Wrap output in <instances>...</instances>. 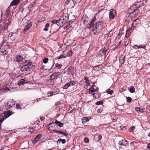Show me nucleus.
I'll use <instances>...</instances> for the list:
<instances>
[{
    "label": "nucleus",
    "instance_id": "obj_1",
    "mask_svg": "<svg viewBox=\"0 0 150 150\" xmlns=\"http://www.w3.org/2000/svg\"><path fill=\"white\" fill-rule=\"evenodd\" d=\"M96 20L95 17H94L91 21L89 26V27H92L94 25L92 29L93 34L97 35L103 29V25L102 24V22L98 21L95 24H94L95 21Z\"/></svg>",
    "mask_w": 150,
    "mask_h": 150
},
{
    "label": "nucleus",
    "instance_id": "obj_2",
    "mask_svg": "<svg viewBox=\"0 0 150 150\" xmlns=\"http://www.w3.org/2000/svg\"><path fill=\"white\" fill-rule=\"evenodd\" d=\"M23 66L21 67V70L23 71L29 70V69L33 68L34 66L32 65V62L25 61V62L22 63Z\"/></svg>",
    "mask_w": 150,
    "mask_h": 150
},
{
    "label": "nucleus",
    "instance_id": "obj_3",
    "mask_svg": "<svg viewBox=\"0 0 150 150\" xmlns=\"http://www.w3.org/2000/svg\"><path fill=\"white\" fill-rule=\"evenodd\" d=\"M142 3L141 2H136L128 9V11L130 14L136 11L138 8L141 6Z\"/></svg>",
    "mask_w": 150,
    "mask_h": 150
},
{
    "label": "nucleus",
    "instance_id": "obj_4",
    "mask_svg": "<svg viewBox=\"0 0 150 150\" xmlns=\"http://www.w3.org/2000/svg\"><path fill=\"white\" fill-rule=\"evenodd\" d=\"M88 18L85 15H83L81 21V24L83 25V26H85L88 23Z\"/></svg>",
    "mask_w": 150,
    "mask_h": 150
},
{
    "label": "nucleus",
    "instance_id": "obj_5",
    "mask_svg": "<svg viewBox=\"0 0 150 150\" xmlns=\"http://www.w3.org/2000/svg\"><path fill=\"white\" fill-rule=\"evenodd\" d=\"M32 25L31 22L29 21H27L26 23V24L25 26L24 31V32H27L31 27Z\"/></svg>",
    "mask_w": 150,
    "mask_h": 150
},
{
    "label": "nucleus",
    "instance_id": "obj_6",
    "mask_svg": "<svg viewBox=\"0 0 150 150\" xmlns=\"http://www.w3.org/2000/svg\"><path fill=\"white\" fill-rule=\"evenodd\" d=\"M116 15L115 11L113 9H111L110 10L109 13V17L110 19H113Z\"/></svg>",
    "mask_w": 150,
    "mask_h": 150
},
{
    "label": "nucleus",
    "instance_id": "obj_7",
    "mask_svg": "<svg viewBox=\"0 0 150 150\" xmlns=\"http://www.w3.org/2000/svg\"><path fill=\"white\" fill-rule=\"evenodd\" d=\"M68 19V15L67 14H64L59 20V21L62 22V25L65 22V21L67 20Z\"/></svg>",
    "mask_w": 150,
    "mask_h": 150
},
{
    "label": "nucleus",
    "instance_id": "obj_8",
    "mask_svg": "<svg viewBox=\"0 0 150 150\" xmlns=\"http://www.w3.org/2000/svg\"><path fill=\"white\" fill-rule=\"evenodd\" d=\"M15 104V102L12 99H10L9 100L7 103L6 106L8 108H6L7 109H9L12 107Z\"/></svg>",
    "mask_w": 150,
    "mask_h": 150
},
{
    "label": "nucleus",
    "instance_id": "obj_9",
    "mask_svg": "<svg viewBox=\"0 0 150 150\" xmlns=\"http://www.w3.org/2000/svg\"><path fill=\"white\" fill-rule=\"evenodd\" d=\"M95 87V86L93 85L90 87L89 89V94L91 93V94L93 93V94L94 92H96V91L98 89V88H96L95 89L94 88Z\"/></svg>",
    "mask_w": 150,
    "mask_h": 150
},
{
    "label": "nucleus",
    "instance_id": "obj_10",
    "mask_svg": "<svg viewBox=\"0 0 150 150\" xmlns=\"http://www.w3.org/2000/svg\"><path fill=\"white\" fill-rule=\"evenodd\" d=\"M60 72H56L53 73L50 76V80H53L55 79H57L59 75Z\"/></svg>",
    "mask_w": 150,
    "mask_h": 150
},
{
    "label": "nucleus",
    "instance_id": "obj_11",
    "mask_svg": "<svg viewBox=\"0 0 150 150\" xmlns=\"http://www.w3.org/2000/svg\"><path fill=\"white\" fill-rule=\"evenodd\" d=\"M118 144L120 145L124 146H128L127 142L126 140L124 139H123L119 141Z\"/></svg>",
    "mask_w": 150,
    "mask_h": 150
},
{
    "label": "nucleus",
    "instance_id": "obj_12",
    "mask_svg": "<svg viewBox=\"0 0 150 150\" xmlns=\"http://www.w3.org/2000/svg\"><path fill=\"white\" fill-rule=\"evenodd\" d=\"M42 136V135L41 134H38L33 141V144H35L41 138Z\"/></svg>",
    "mask_w": 150,
    "mask_h": 150
},
{
    "label": "nucleus",
    "instance_id": "obj_13",
    "mask_svg": "<svg viewBox=\"0 0 150 150\" xmlns=\"http://www.w3.org/2000/svg\"><path fill=\"white\" fill-rule=\"evenodd\" d=\"M4 47L3 45L0 46V55H4L7 54V52L4 49H3Z\"/></svg>",
    "mask_w": 150,
    "mask_h": 150
},
{
    "label": "nucleus",
    "instance_id": "obj_14",
    "mask_svg": "<svg viewBox=\"0 0 150 150\" xmlns=\"http://www.w3.org/2000/svg\"><path fill=\"white\" fill-rule=\"evenodd\" d=\"M139 20L138 19H136L134 20L132 23V26L134 27H135L139 24Z\"/></svg>",
    "mask_w": 150,
    "mask_h": 150
},
{
    "label": "nucleus",
    "instance_id": "obj_15",
    "mask_svg": "<svg viewBox=\"0 0 150 150\" xmlns=\"http://www.w3.org/2000/svg\"><path fill=\"white\" fill-rule=\"evenodd\" d=\"M23 58V57L21 55L16 56L15 58L16 61L17 62H21Z\"/></svg>",
    "mask_w": 150,
    "mask_h": 150
},
{
    "label": "nucleus",
    "instance_id": "obj_16",
    "mask_svg": "<svg viewBox=\"0 0 150 150\" xmlns=\"http://www.w3.org/2000/svg\"><path fill=\"white\" fill-rule=\"evenodd\" d=\"M27 83V82H25V80L24 79H21L19 81L18 85L21 86Z\"/></svg>",
    "mask_w": 150,
    "mask_h": 150
},
{
    "label": "nucleus",
    "instance_id": "obj_17",
    "mask_svg": "<svg viewBox=\"0 0 150 150\" xmlns=\"http://www.w3.org/2000/svg\"><path fill=\"white\" fill-rule=\"evenodd\" d=\"M53 131L56 133H59L61 134H63L65 136H67L68 135V134L62 132L60 130H57L55 129L54 130H53Z\"/></svg>",
    "mask_w": 150,
    "mask_h": 150
},
{
    "label": "nucleus",
    "instance_id": "obj_18",
    "mask_svg": "<svg viewBox=\"0 0 150 150\" xmlns=\"http://www.w3.org/2000/svg\"><path fill=\"white\" fill-rule=\"evenodd\" d=\"M19 1L20 0H13L11 2L10 5L13 6L17 5L19 2Z\"/></svg>",
    "mask_w": 150,
    "mask_h": 150
},
{
    "label": "nucleus",
    "instance_id": "obj_19",
    "mask_svg": "<svg viewBox=\"0 0 150 150\" xmlns=\"http://www.w3.org/2000/svg\"><path fill=\"white\" fill-rule=\"evenodd\" d=\"M11 112L10 111H8L4 112V115L6 118L8 117L11 115Z\"/></svg>",
    "mask_w": 150,
    "mask_h": 150
},
{
    "label": "nucleus",
    "instance_id": "obj_20",
    "mask_svg": "<svg viewBox=\"0 0 150 150\" xmlns=\"http://www.w3.org/2000/svg\"><path fill=\"white\" fill-rule=\"evenodd\" d=\"M95 98H98L100 94L97 91L96 92H94V93L92 94Z\"/></svg>",
    "mask_w": 150,
    "mask_h": 150
},
{
    "label": "nucleus",
    "instance_id": "obj_21",
    "mask_svg": "<svg viewBox=\"0 0 150 150\" xmlns=\"http://www.w3.org/2000/svg\"><path fill=\"white\" fill-rule=\"evenodd\" d=\"M60 21H59V20L57 21V20L53 19L52 21V23L53 24H57L59 26V24Z\"/></svg>",
    "mask_w": 150,
    "mask_h": 150
},
{
    "label": "nucleus",
    "instance_id": "obj_22",
    "mask_svg": "<svg viewBox=\"0 0 150 150\" xmlns=\"http://www.w3.org/2000/svg\"><path fill=\"white\" fill-rule=\"evenodd\" d=\"M55 123L60 127H62L63 125V123H61L60 122L57 120H56L55 122Z\"/></svg>",
    "mask_w": 150,
    "mask_h": 150
},
{
    "label": "nucleus",
    "instance_id": "obj_23",
    "mask_svg": "<svg viewBox=\"0 0 150 150\" xmlns=\"http://www.w3.org/2000/svg\"><path fill=\"white\" fill-rule=\"evenodd\" d=\"M54 126V123H51L50 124L49 126V129L50 130L53 131V130H54V129H52V127Z\"/></svg>",
    "mask_w": 150,
    "mask_h": 150
},
{
    "label": "nucleus",
    "instance_id": "obj_24",
    "mask_svg": "<svg viewBox=\"0 0 150 150\" xmlns=\"http://www.w3.org/2000/svg\"><path fill=\"white\" fill-rule=\"evenodd\" d=\"M106 92L110 94V95H111L113 93V90H111L109 88L106 90Z\"/></svg>",
    "mask_w": 150,
    "mask_h": 150
},
{
    "label": "nucleus",
    "instance_id": "obj_25",
    "mask_svg": "<svg viewBox=\"0 0 150 150\" xmlns=\"http://www.w3.org/2000/svg\"><path fill=\"white\" fill-rule=\"evenodd\" d=\"M82 123H83L85 122H88V118L86 117H83L82 119Z\"/></svg>",
    "mask_w": 150,
    "mask_h": 150
},
{
    "label": "nucleus",
    "instance_id": "obj_26",
    "mask_svg": "<svg viewBox=\"0 0 150 150\" xmlns=\"http://www.w3.org/2000/svg\"><path fill=\"white\" fill-rule=\"evenodd\" d=\"M134 142H131L130 144V145L131 146V150L134 149Z\"/></svg>",
    "mask_w": 150,
    "mask_h": 150
},
{
    "label": "nucleus",
    "instance_id": "obj_27",
    "mask_svg": "<svg viewBox=\"0 0 150 150\" xmlns=\"http://www.w3.org/2000/svg\"><path fill=\"white\" fill-rule=\"evenodd\" d=\"M72 54V52L71 50H69V51L67 52V57H70L71 56Z\"/></svg>",
    "mask_w": 150,
    "mask_h": 150
},
{
    "label": "nucleus",
    "instance_id": "obj_28",
    "mask_svg": "<svg viewBox=\"0 0 150 150\" xmlns=\"http://www.w3.org/2000/svg\"><path fill=\"white\" fill-rule=\"evenodd\" d=\"M55 67L58 69H59L61 68L62 67V65L60 64H59L58 63H56L55 64Z\"/></svg>",
    "mask_w": 150,
    "mask_h": 150
},
{
    "label": "nucleus",
    "instance_id": "obj_29",
    "mask_svg": "<svg viewBox=\"0 0 150 150\" xmlns=\"http://www.w3.org/2000/svg\"><path fill=\"white\" fill-rule=\"evenodd\" d=\"M49 23H47L45 26V28L44 29V30L45 31H47L48 30V27L49 26Z\"/></svg>",
    "mask_w": 150,
    "mask_h": 150
},
{
    "label": "nucleus",
    "instance_id": "obj_30",
    "mask_svg": "<svg viewBox=\"0 0 150 150\" xmlns=\"http://www.w3.org/2000/svg\"><path fill=\"white\" fill-rule=\"evenodd\" d=\"M68 83L69 86L74 85L75 84V82L74 81H70Z\"/></svg>",
    "mask_w": 150,
    "mask_h": 150
},
{
    "label": "nucleus",
    "instance_id": "obj_31",
    "mask_svg": "<svg viewBox=\"0 0 150 150\" xmlns=\"http://www.w3.org/2000/svg\"><path fill=\"white\" fill-rule=\"evenodd\" d=\"M129 91L130 92L133 93L135 92V89L133 86H132L129 89Z\"/></svg>",
    "mask_w": 150,
    "mask_h": 150
},
{
    "label": "nucleus",
    "instance_id": "obj_32",
    "mask_svg": "<svg viewBox=\"0 0 150 150\" xmlns=\"http://www.w3.org/2000/svg\"><path fill=\"white\" fill-rule=\"evenodd\" d=\"M126 99L127 102L129 103H131L132 100L131 98L129 97H128L126 98Z\"/></svg>",
    "mask_w": 150,
    "mask_h": 150
},
{
    "label": "nucleus",
    "instance_id": "obj_33",
    "mask_svg": "<svg viewBox=\"0 0 150 150\" xmlns=\"http://www.w3.org/2000/svg\"><path fill=\"white\" fill-rule=\"evenodd\" d=\"M54 95H55V94H54V93L53 92H48V96H51Z\"/></svg>",
    "mask_w": 150,
    "mask_h": 150
},
{
    "label": "nucleus",
    "instance_id": "obj_34",
    "mask_svg": "<svg viewBox=\"0 0 150 150\" xmlns=\"http://www.w3.org/2000/svg\"><path fill=\"white\" fill-rule=\"evenodd\" d=\"M4 116H2L0 117V124H1L2 123L4 120Z\"/></svg>",
    "mask_w": 150,
    "mask_h": 150
},
{
    "label": "nucleus",
    "instance_id": "obj_35",
    "mask_svg": "<svg viewBox=\"0 0 150 150\" xmlns=\"http://www.w3.org/2000/svg\"><path fill=\"white\" fill-rule=\"evenodd\" d=\"M66 57V56H64L63 55L61 54L57 57L58 59H61L62 58H65Z\"/></svg>",
    "mask_w": 150,
    "mask_h": 150
},
{
    "label": "nucleus",
    "instance_id": "obj_36",
    "mask_svg": "<svg viewBox=\"0 0 150 150\" xmlns=\"http://www.w3.org/2000/svg\"><path fill=\"white\" fill-rule=\"evenodd\" d=\"M58 141H61V142L62 144H64L66 142V141L64 139H59L58 140Z\"/></svg>",
    "mask_w": 150,
    "mask_h": 150
},
{
    "label": "nucleus",
    "instance_id": "obj_37",
    "mask_svg": "<svg viewBox=\"0 0 150 150\" xmlns=\"http://www.w3.org/2000/svg\"><path fill=\"white\" fill-rule=\"evenodd\" d=\"M48 58H44L43 59V62L44 64L47 63L48 62Z\"/></svg>",
    "mask_w": 150,
    "mask_h": 150
},
{
    "label": "nucleus",
    "instance_id": "obj_38",
    "mask_svg": "<svg viewBox=\"0 0 150 150\" xmlns=\"http://www.w3.org/2000/svg\"><path fill=\"white\" fill-rule=\"evenodd\" d=\"M69 86L68 84V83H66V84H65L64 86V87H63V88L64 89H67L69 87Z\"/></svg>",
    "mask_w": 150,
    "mask_h": 150
},
{
    "label": "nucleus",
    "instance_id": "obj_39",
    "mask_svg": "<svg viewBox=\"0 0 150 150\" xmlns=\"http://www.w3.org/2000/svg\"><path fill=\"white\" fill-rule=\"evenodd\" d=\"M103 103L102 101H97L96 103V104L97 105H100L102 104Z\"/></svg>",
    "mask_w": 150,
    "mask_h": 150
},
{
    "label": "nucleus",
    "instance_id": "obj_40",
    "mask_svg": "<svg viewBox=\"0 0 150 150\" xmlns=\"http://www.w3.org/2000/svg\"><path fill=\"white\" fill-rule=\"evenodd\" d=\"M135 129V127L134 126H132L130 129V131L131 132H133V130Z\"/></svg>",
    "mask_w": 150,
    "mask_h": 150
},
{
    "label": "nucleus",
    "instance_id": "obj_41",
    "mask_svg": "<svg viewBox=\"0 0 150 150\" xmlns=\"http://www.w3.org/2000/svg\"><path fill=\"white\" fill-rule=\"evenodd\" d=\"M130 31V29H127L126 31V34L128 36H129Z\"/></svg>",
    "mask_w": 150,
    "mask_h": 150
},
{
    "label": "nucleus",
    "instance_id": "obj_42",
    "mask_svg": "<svg viewBox=\"0 0 150 150\" xmlns=\"http://www.w3.org/2000/svg\"><path fill=\"white\" fill-rule=\"evenodd\" d=\"M84 141L85 142L88 143L89 142V139L87 138L86 137L84 139Z\"/></svg>",
    "mask_w": 150,
    "mask_h": 150
},
{
    "label": "nucleus",
    "instance_id": "obj_43",
    "mask_svg": "<svg viewBox=\"0 0 150 150\" xmlns=\"http://www.w3.org/2000/svg\"><path fill=\"white\" fill-rule=\"evenodd\" d=\"M85 83H86V85H85V86L87 85V86H90V83L89 82V81H86Z\"/></svg>",
    "mask_w": 150,
    "mask_h": 150
},
{
    "label": "nucleus",
    "instance_id": "obj_44",
    "mask_svg": "<svg viewBox=\"0 0 150 150\" xmlns=\"http://www.w3.org/2000/svg\"><path fill=\"white\" fill-rule=\"evenodd\" d=\"M132 47L136 49H138V46L137 45H134Z\"/></svg>",
    "mask_w": 150,
    "mask_h": 150
},
{
    "label": "nucleus",
    "instance_id": "obj_45",
    "mask_svg": "<svg viewBox=\"0 0 150 150\" xmlns=\"http://www.w3.org/2000/svg\"><path fill=\"white\" fill-rule=\"evenodd\" d=\"M4 91L5 92H6L8 91L10 89L6 87L4 88Z\"/></svg>",
    "mask_w": 150,
    "mask_h": 150
},
{
    "label": "nucleus",
    "instance_id": "obj_46",
    "mask_svg": "<svg viewBox=\"0 0 150 150\" xmlns=\"http://www.w3.org/2000/svg\"><path fill=\"white\" fill-rule=\"evenodd\" d=\"M71 0H67L65 2V4L67 5L70 2H71Z\"/></svg>",
    "mask_w": 150,
    "mask_h": 150
},
{
    "label": "nucleus",
    "instance_id": "obj_47",
    "mask_svg": "<svg viewBox=\"0 0 150 150\" xmlns=\"http://www.w3.org/2000/svg\"><path fill=\"white\" fill-rule=\"evenodd\" d=\"M16 107L17 109H19L20 108V106L19 104L17 103L16 105Z\"/></svg>",
    "mask_w": 150,
    "mask_h": 150
},
{
    "label": "nucleus",
    "instance_id": "obj_48",
    "mask_svg": "<svg viewBox=\"0 0 150 150\" xmlns=\"http://www.w3.org/2000/svg\"><path fill=\"white\" fill-rule=\"evenodd\" d=\"M145 47V46H142L141 45H140L139 46H138V49L139 48H144Z\"/></svg>",
    "mask_w": 150,
    "mask_h": 150
},
{
    "label": "nucleus",
    "instance_id": "obj_49",
    "mask_svg": "<svg viewBox=\"0 0 150 150\" xmlns=\"http://www.w3.org/2000/svg\"><path fill=\"white\" fill-rule=\"evenodd\" d=\"M34 5H35V4L32 3L29 5V8H31L32 7H34Z\"/></svg>",
    "mask_w": 150,
    "mask_h": 150
},
{
    "label": "nucleus",
    "instance_id": "obj_50",
    "mask_svg": "<svg viewBox=\"0 0 150 150\" xmlns=\"http://www.w3.org/2000/svg\"><path fill=\"white\" fill-rule=\"evenodd\" d=\"M98 140H101L102 138L101 136L100 135H98Z\"/></svg>",
    "mask_w": 150,
    "mask_h": 150
},
{
    "label": "nucleus",
    "instance_id": "obj_51",
    "mask_svg": "<svg viewBox=\"0 0 150 150\" xmlns=\"http://www.w3.org/2000/svg\"><path fill=\"white\" fill-rule=\"evenodd\" d=\"M140 108H135V110L137 111H139Z\"/></svg>",
    "mask_w": 150,
    "mask_h": 150
},
{
    "label": "nucleus",
    "instance_id": "obj_52",
    "mask_svg": "<svg viewBox=\"0 0 150 150\" xmlns=\"http://www.w3.org/2000/svg\"><path fill=\"white\" fill-rule=\"evenodd\" d=\"M147 147L148 149H150V143H149L148 144V145L147 146Z\"/></svg>",
    "mask_w": 150,
    "mask_h": 150
},
{
    "label": "nucleus",
    "instance_id": "obj_53",
    "mask_svg": "<svg viewBox=\"0 0 150 150\" xmlns=\"http://www.w3.org/2000/svg\"><path fill=\"white\" fill-rule=\"evenodd\" d=\"M84 80L86 81H88V79L86 77H85L84 78Z\"/></svg>",
    "mask_w": 150,
    "mask_h": 150
},
{
    "label": "nucleus",
    "instance_id": "obj_54",
    "mask_svg": "<svg viewBox=\"0 0 150 150\" xmlns=\"http://www.w3.org/2000/svg\"><path fill=\"white\" fill-rule=\"evenodd\" d=\"M71 2H72L73 4V5L74 6L75 4V3L74 2V0H71Z\"/></svg>",
    "mask_w": 150,
    "mask_h": 150
},
{
    "label": "nucleus",
    "instance_id": "obj_55",
    "mask_svg": "<svg viewBox=\"0 0 150 150\" xmlns=\"http://www.w3.org/2000/svg\"><path fill=\"white\" fill-rule=\"evenodd\" d=\"M129 36H128L126 34L125 35V37L126 38H127Z\"/></svg>",
    "mask_w": 150,
    "mask_h": 150
},
{
    "label": "nucleus",
    "instance_id": "obj_56",
    "mask_svg": "<svg viewBox=\"0 0 150 150\" xmlns=\"http://www.w3.org/2000/svg\"><path fill=\"white\" fill-rule=\"evenodd\" d=\"M4 29L5 30H7V27H4Z\"/></svg>",
    "mask_w": 150,
    "mask_h": 150
},
{
    "label": "nucleus",
    "instance_id": "obj_57",
    "mask_svg": "<svg viewBox=\"0 0 150 150\" xmlns=\"http://www.w3.org/2000/svg\"><path fill=\"white\" fill-rule=\"evenodd\" d=\"M77 1H79V2H80L81 1V0H76Z\"/></svg>",
    "mask_w": 150,
    "mask_h": 150
},
{
    "label": "nucleus",
    "instance_id": "obj_58",
    "mask_svg": "<svg viewBox=\"0 0 150 150\" xmlns=\"http://www.w3.org/2000/svg\"><path fill=\"white\" fill-rule=\"evenodd\" d=\"M13 33H12L11 34V35L10 36V37H11L12 36H13Z\"/></svg>",
    "mask_w": 150,
    "mask_h": 150
},
{
    "label": "nucleus",
    "instance_id": "obj_59",
    "mask_svg": "<svg viewBox=\"0 0 150 150\" xmlns=\"http://www.w3.org/2000/svg\"><path fill=\"white\" fill-rule=\"evenodd\" d=\"M71 23H71V21H69V25H70L71 24Z\"/></svg>",
    "mask_w": 150,
    "mask_h": 150
},
{
    "label": "nucleus",
    "instance_id": "obj_60",
    "mask_svg": "<svg viewBox=\"0 0 150 150\" xmlns=\"http://www.w3.org/2000/svg\"><path fill=\"white\" fill-rule=\"evenodd\" d=\"M1 124H0V130H1Z\"/></svg>",
    "mask_w": 150,
    "mask_h": 150
},
{
    "label": "nucleus",
    "instance_id": "obj_61",
    "mask_svg": "<svg viewBox=\"0 0 150 150\" xmlns=\"http://www.w3.org/2000/svg\"><path fill=\"white\" fill-rule=\"evenodd\" d=\"M141 110H142V109H140V110H139V112H141Z\"/></svg>",
    "mask_w": 150,
    "mask_h": 150
},
{
    "label": "nucleus",
    "instance_id": "obj_62",
    "mask_svg": "<svg viewBox=\"0 0 150 150\" xmlns=\"http://www.w3.org/2000/svg\"><path fill=\"white\" fill-rule=\"evenodd\" d=\"M148 136L150 137V133H149V134H148Z\"/></svg>",
    "mask_w": 150,
    "mask_h": 150
},
{
    "label": "nucleus",
    "instance_id": "obj_63",
    "mask_svg": "<svg viewBox=\"0 0 150 150\" xmlns=\"http://www.w3.org/2000/svg\"><path fill=\"white\" fill-rule=\"evenodd\" d=\"M44 69V68L42 67H41V69Z\"/></svg>",
    "mask_w": 150,
    "mask_h": 150
},
{
    "label": "nucleus",
    "instance_id": "obj_64",
    "mask_svg": "<svg viewBox=\"0 0 150 150\" xmlns=\"http://www.w3.org/2000/svg\"><path fill=\"white\" fill-rule=\"evenodd\" d=\"M124 60L123 59V60H122V63H124Z\"/></svg>",
    "mask_w": 150,
    "mask_h": 150
}]
</instances>
